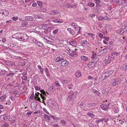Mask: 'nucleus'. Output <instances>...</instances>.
I'll use <instances>...</instances> for the list:
<instances>
[{
  "label": "nucleus",
  "instance_id": "de8ad7c7",
  "mask_svg": "<svg viewBox=\"0 0 127 127\" xmlns=\"http://www.w3.org/2000/svg\"><path fill=\"white\" fill-rule=\"evenodd\" d=\"M27 23L26 22H24L22 23L21 25L23 26H24L27 25Z\"/></svg>",
  "mask_w": 127,
  "mask_h": 127
},
{
  "label": "nucleus",
  "instance_id": "13d9d810",
  "mask_svg": "<svg viewBox=\"0 0 127 127\" xmlns=\"http://www.w3.org/2000/svg\"><path fill=\"white\" fill-rule=\"evenodd\" d=\"M35 96L34 97V99L36 100L37 98V97H38V95L37 94V93H36L35 94Z\"/></svg>",
  "mask_w": 127,
  "mask_h": 127
},
{
  "label": "nucleus",
  "instance_id": "423d86ee",
  "mask_svg": "<svg viewBox=\"0 0 127 127\" xmlns=\"http://www.w3.org/2000/svg\"><path fill=\"white\" fill-rule=\"evenodd\" d=\"M21 33H16L13 34L12 36V38H15L19 40L20 36Z\"/></svg>",
  "mask_w": 127,
  "mask_h": 127
},
{
  "label": "nucleus",
  "instance_id": "e433bc0d",
  "mask_svg": "<svg viewBox=\"0 0 127 127\" xmlns=\"http://www.w3.org/2000/svg\"><path fill=\"white\" fill-rule=\"evenodd\" d=\"M88 5L91 7H94L95 4L94 3L90 2L88 3Z\"/></svg>",
  "mask_w": 127,
  "mask_h": 127
},
{
  "label": "nucleus",
  "instance_id": "4be33fe9",
  "mask_svg": "<svg viewBox=\"0 0 127 127\" xmlns=\"http://www.w3.org/2000/svg\"><path fill=\"white\" fill-rule=\"evenodd\" d=\"M3 13L2 14H3L5 16H7L9 14L7 10H4L3 11Z\"/></svg>",
  "mask_w": 127,
  "mask_h": 127
},
{
  "label": "nucleus",
  "instance_id": "4d7b16f0",
  "mask_svg": "<svg viewBox=\"0 0 127 127\" xmlns=\"http://www.w3.org/2000/svg\"><path fill=\"white\" fill-rule=\"evenodd\" d=\"M40 111L39 110H37L36 111L34 112L33 113L35 114H38L40 113Z\"/></svg>",
  "mask_w": 127,
  "mask_h": 127
},
{
  "label": "nucleus",
  "instance_id": "39448f33",
  "mask_svg": "<svg viewBox=\"0 0 127 127\" xmlns=\"http://www.w3.org/2000/svg\"><path fill=\"white\" fill-rule=\"evenodd\" d=\"M77 94V91L74 93L73 94L70 96H68L67 98L68 99L69 98H70L71 99L73 100L74 98H75L76 95Z\"/></svg>",
  "mask_w": 127,
  "mask_h": 127
},
{
  "label": "nucleus",
  "instance_id": "6ab92c4d",
  "mask_svg": "<svg viewBox=\"0 0 127 127\" xmlns=\"http://www.w3.org/2000/svg\"><path fill=\"white\" fill-rule=\"evenodd\" d=\"M115 2L118 4L121 5L123 4V2L122 1V0H115Z\"/></svg>",
  "mask_w": 127,
  "mask_h": 127
},
{
  "label": "nucleus",
  "instance_id": "49530a36",
  "mask_svg": "<svg viewBox=\"0 0 127 127\" xmlns=\"http://www.w3.org/2000/svg\"><path fill=\"white\" fill-rule=\"evenodd\" d=\"M32 113V112L31 111H30V112H28L27 113H26V115L27 116H30Z\"/></svg>",
  "mask_w": 127,
  "mask_h": 127
},
{
  "label": "nucleus",
  "instance_id": "79ce46f5",
  "mask_svg": "<svg viewBox=\"0 0 127 127\" xmlns=\"http://www.w3.org/2000/svg\"><path fill=\"white\" fill-rule=\"evenodd\" d=\"M96 54L95 53H93V54H92L91 58L92 59H94L95 57H96Z\"/></svg>",
  "mask_w": 127,
  "mask_h": 127
},
{
  "label": "nucleus",
  "instance_id": "8fccbe9b",
  "mask_svg": "<svg viewBox=\"0 0 127 127\" xmlns=\"http://www.w3.org/2000/svg\"><path fill=\"white\" fill-rule=\"evenodd\" d=\"M58 31V29H56V30H54L53 31V33L54 34H56L57 33V32Z\"/></svg>",
  "mask_w": 127,
  "mask_h": 127
},
{
  "label": "nucleus",
  "instance_id": "052dcab7",
  "mask_svg": "<svg viewBox=\"0 0 127 127\" xmlns=\"http://www.w3.org/2000/svg\"><path fill=\"white\" fill-rule=\"evenodd\" d=\"M103 38L104 39H105L107 41H108L109 39V38L108 37H103Z\"/></svg>",
  "mask_w": 127,
  "mask_h": 127
},
{
  "label": "nucleus",
  "instance_id": "a878e982",
  "mask_svg": "<svg viewBox=\"0 0 127 127\" xmlns=\"http://www.w3.org/2000/svg\"><path fill=\"white\" fill-rule=\"evenodd\" d=\"M70 44L72 46H75L76 45V43L75 41H72L69 42Z\"/></svg>",
  "mask_w": 127,
  "mask_h": 127
},
{
  "label": "nucleus",
  "instance_id": "aec40b11",
  "mask_svg": "<svg viewBox=\"0 0 127 127\" xmlns=\"http://www.w3.org/2000/svg\"><path fill=\"white\" fill-rule=\"evenodd\" d=\"M70 80L71 79L69 78H67L66 79H65L64 81H63V82H64V84L65 83L67 84L70 82Z\"/></svg>",
  "mask_w": 127,
  "mask_h": 127
},
{
  "label": "nucleus",
  "instance_id": "6e6552de",
  "mask_svg": "<svg viewBox=\"0 0 127 127\" xmlns=\"http://www.w3.org/2000/svg\"><path fill=\"white\" fill-rule=\"evenodd\" d=\"M37 103L34 102H32L31 104V105L32 108L33 109L36 108L37 107Z\"/></svg>",
  "mask_w": 127,
  "mask_h": 127
},
{
  "label": "nucleus",
  "instance_id": "7c9ffc66",
  "mask_svg": "<svg viewBox=\"0 0 127 127\" xmlns=\"http://www.w3.org/2000/svg\"><path fill=\"white\" fill-rule=\"evenodd\" d=\"M106 28L107 29H108V30H110L112 29L110 27L111 26H110L109 24H107L105 25Z\"/></svg>",
  "mask_w": 127,
  "mask_h": 127
},
{
  "label": "nucleus",
  "instance_id": "dca6fc26",
  "mask_svg": "<svg viewBox=\"0 0 127 127\" xmlns=\"http://www.w3.org/2000/svg\"><path fill=\"white\" fill-rule=\"evenodd\" d=\"M96 104L95 103H88L87 104V106L89 108H91L92 107H93L95 106Z\"/></svg>",
  "mask_w": 127,
  "mask_h": 127
},
{
  "label": "nucleus",
  "instance_id": "ddd939ff",
  "mask_svg": "<svg viewBox=\"0 0 127 127\" xmlns=\"http://www.w3.org/2000/svg\"><path fill=\"white\" fill-rule=\"evenodd\" d=\"M81 75L80 71V70H78L75 74V76L77 77H80Z\"/></svg>",
  "mask_w": 127,
  "mask_h": 127
},
{
  "label": "nucleus",
  "instance_id": "4468645a",
  "mask_svg": "<svg viewBox=\"0 0 127 127\" xmlns=\"http://www.w3.org/2000/svg\"><path fill=\"white\" fill-rule=\"evenodd\" d=\"M67 30L72 35H74V32L73 30L71 28H69L67 29Z\"/></svg>",
  "mask_w": 127,
  "mask_h": 127
},
{
  "label": "nucleus",
  "instance_id": "72a5a7b5",
  "mask_svg": "<svg viewBox=\"0 0 127 127\" xmlns=\"http://www.w3.org/2000/svg\"><path fill=\"white\" fill-rule=\"evenodd\" d=\"M61 123L62 125H65L66 124V122L65 120H62L61 121Z\"/></svg>",
  "mask_w": 127,
  "mask_h": 127
},
{
  "label": "nucleus",
  "instance_id": "bb28decb",
  "mask_svg": "<svg viewBox=\"0 0 127 127\" xmlns=\"http://www.w3.org/2000/svg\"><path fill=\"white\" fill-rule=\"evenodd\" d=\"M36 44L39 47H41L43 46V43L41 42L38 41L37 42H36Z\"/></svg>",
  "mask_w": 127,
  "mask_h": 127
},
{
  "label": "nucleus",
  "instance_id": "5701e85b",
  "mask_svg": "<svg viewBox=\"0 0 127 127\" xmlns=\"http://www.w3.org/2000/svg\"><path fill=\"white\" fill-rule=\"evenodd\" d=\"M114 111H115V113H117L119 111V109L117 107H115L113 109Z\"/></svg>",
  "mask_w": 127,
  "mask_h": 127
},
{
  "label": "nucleus",
  "instance_id": "b1692460",
  "mask_svg": "<svg viewBox=\"0 0 127 127\" xmlns=\"http://www.w3.org/2000/svg\"><path fill=\"white\" fill-rule=\"evenodd\" d=\"M38 69L40 70V72L42 74L43 72V69L41 67V66L40 65H38Z\"/></svg>",
  "mask_w": 127,
  "mask_h": 127
},
{
  "label": "nucleus",
  "instance_id": "0e129e2a",
  "mask_svg": "<svg viewBox=\"0 0 127 127\" xmlns=\"http://www.w3.org/2000/svg\"><path fill=\"white\" fill-rule=\"evenodd\" d=\"M34 95L33 94H31V96L30 97V99H33V96Z\"/></svg>",
  "mask_w": 127,
  "mask_h": 127
},
{
  "label": "nucleus",
  "instance_id": "412c9836",
  "mask_svg": "<svg viewBox=\"0 0 127 127\" xmlns=\"http://www.w3.org/2000/svg\"><path fill=\"white\" fill-rule=\"evenodd\" d=\"M100 107L103 110H106L107 108V105H102L100 106Z\"/></svg>",
  "mask_w": 127,
  "mask_h": 127
},
{
  "label": "nucleus",
  "instance_id": "1a4fd4ad",
  "mask_svg": "<svg viewBox=\"0 0 127 127\" xmlns=\"http://www.w3.org/2000/svg\"><path fill=\"white\" fill-rule=\"evenodd\" d=\"M109 44V45L108 46V48L109 50H111L113 49L114 44L112 42H110Z\"/></svg>",
  "mask_w": 127,
  "mask_h": 127
},
{
  "label": "nucleus",
  "instance_id": "f3484780",
  "mask_svg": "<svg viewBox=\"0 0 127 127\" xmlns=\"http://www.w3.org/2000/svg\"><path fill=\"white\" fill-rule=\"evenodd\" d=\"M77 55V54L76 52L75 51H73L70 56L71 57H76Z\"/></svg>",
  "mask_w": 127,
  "mask_h": 127
},
{
  "label": "nucleus",
  "instance_id": "58836bf2",
  "mask_svg": "<svg viewBox=\"0 0 127 127\" xmlns=\"http://www.w3.org/2000/svg\"><path fill=\"white\" fill-rule=\"evenodd\" d=\"M55 83L56 86L57 87H58L60 86V83L58 81H56Z\"/></svg>",
  "mask_w": 127,
  "mask_h": 127
},
{
  "label": "nucleus",
  "instance_id": "a19ab883",
  "mask_svg": "<svg viewBox=\"0 0 127 127\" xmlns=\"http://www.w3.org/2000/svg\"><path fill=\"white\" fill-rule=\"evenodd\" d=\"M40 95L41 98L43 99V101L45 99V97L42 95V94H40Z\"/></svg>",
  "mask_w": 127,
  "mask_h": 127
},
{
  "label": "nucleus",
  "instance_id": "a211bd4d",
  "mask_svg": "<svg viewBox=\"0 0 127 127\" xmlns=\"http://www.w3.org/2000/svg\"><path fill=\"white\" fill-rule=\"evenodd\" d=\"M95 65V64H93L92 63L90 62L88 64V67L90 68L93 67Z\"/></svg>",
  "mask_w": 127,
  "mask_h": 127
},
{
  "label": "nucleus",
  "instance_id": "c85d7f7f",
  "mask_svg": "<svg viewBox=\"0 0 127 127\" xmlns=\"http://www.w3.org/2000/svg\"><path fill=\"white\" fill-rule=\"evenodd\" d=\"M54 23H63V21H59L58 19H56L53 21Z\"/></svg>",
  "mask_w": 127,
  "mask_h": 127
},
{
  "label": "nucleus",
  "instance_id": "bf43d9fd",
  "mask_svg": "<svg viewBox=\"0 0 127 127\" xmlns=\"http://www.w3.org/2000/svg\"><path fill=\"white\" fill-rule=\"evenodd\" d=\"M99 36L100 38H102L103 37V35L101 33H100L99 34Z\"/></svg>",
  "mask_w": 127,
  "mask_h": 127
},
{
  "label": "nucleus",
  "instance_id": "f8f14e48",
  "mask_svg": "<svg viewBox=\"0 0 127 127\" xmlns=\"http://www.w3.org/2000/svg\"><path fill=\"white\" fill-rule=\"evenodd\" d=\"M100 51L102 53V54H104V53H107L108 51L107 47L105 48L103 50H101Z\"/></svg>",
  "mask_w": 127,
  "mask_h": 127
},
{
  "label": "nucleus",
  "instance_id": "f704fd0d",
  "mask_svg": "<svg viewBox=\"0 0 127 127\" xmlns=\"http://www.w3.org/2000/svg\"><path fill=\"white\" fill-rule=\"evenodd\" d=\"M21 78L23 80H26L27 79V76L23 75L21 77Z\"/></svg>",
  "mask_w": 127,
  "mask_h": 127
},
{
  "label": "nucleus",
  "instance_id": "c03bdc74",
  "mask_svg": "<svg viewBox=\"0 0 127 127\" xmlns=\"http://www.w3.org/2000/svg\"><path fill=\"white\" fill-rule=\"evenodd\" d=\"M125 29V28H124L123 30H122V29H120V32L119 33L120 34H122V33H123L124 32V31L125 30H124Z\"/></svg>",
  "mask_w": 127,
  "mask_h": 127
},
{
  "label": "nucleus",
  "instance_id": "7ed1b4c3",
  "mask_svg": "<svg viewBox=\"0 0 127 127\" xmlns=\"http://www.w3.org/2000/svg\"><path fill=\"white\" fill-rule=\"evenodd\" d=\"M81 46H82L83 47L86 46L89 47L90 46H91V45L89 43V42L85 40L81 41Z\"/></svg>",
  "mask_w": 127,
  "mask_h": 127
},
{
  "label": "nucleus",
  "instance_id": "680f3d73",
  "mask_svg": "<svg viewBox=\"0 0 127 127\" xmlns=\"http://www.w3.org/2000/svg\"><path fill=\"white\" fill-rule=\"evenodd\" d=\"M81 103V102H78V104H80V105L81 106H84V104L83 103Z\"/></svg>",
  "mask_w": 127,
  "mask_h": 127
},
{
  "label": "nucleus",
  "instance_id": "3c124183",
  "mask_svg": "<svg viewBox=\"0 0 127 127\" xmlns=\"http://www.w3.org/2000/svg\"><path fill=\"white\" fill-rule=\"evenodd\" d=\"M40 91L42 93L41 94H43L44 95H46V94L45 93V92L43 90H40Z\"/></svg>",
  "mask_w": 127,
  "mask_h": 127
},
{
  "label": "nucleus",
  "instance_id": "a18cd8bd",
  "mask_svg": "<svg viewBox=\"0 0 127 127\" xmlns=\"http://www.w3.org/2000/svg\"><path fill=\"white\" fill-rule=\"evenodd\" d=\"M95 3L97 4H98L100 2V0H95Z\"/></svg>",
  "mask_w": 127,
  "mask_h": 127
},
{
  "label": "nucleus",
  "instance_id": "ea45409f",
  "mask_svg": "<svg viewBox=\"0 0 127 127\" xmlns=\"http://www.w3.org/2000/svg\"><path fill=\"white\" fill-rule=\"evenodd\" d=\"M73 51L70 50V49L68 50V52L67 53V54H69L70 55H71V54L72 53Z\"/></svg>",
  "mask_w": 127,
  "mask_h": 127
},
{
  "label": "nucleus",
  "instance_id": "0eeeda50",
  "mask_svg": "<svg viewBox=\"0 0 127 127\" xmlns=\"http://www.w3.org/2000/svg\"><path fill=\"white\" fill-rule=\"evenodd\" d=\"M68 62L66 60H63L61 63V65L63 66H66L68 64Z\"/></svg>",
  "mask_w": 127,
  "mask_h": 127
},
{
  "label": "nucleus",
  "instance_id": "f257e3e1",
  "mask_svg": "<svg viewBox=\"0 0 127 127\" xmlns=\"http://www.w3.org/2000/svg\"><path fill=\"white\" fill-rule=\"evenodd\" d=\"M121 79L119 78H117L115 79H112V82L111 83V85L113 86L118 85L121 82Z\"/></svg>",
  "mask_w": 127,
  "mask_h": 127
},
{
  "label": "nucleus",
  "instance_id": "603ef678",
  "mask_svg": "<svg viewBox=\"0 0 127 127\" xmlns=\"http://www.w3.org/2000/svg\"><path fill=\"white\" fill-rule=\"evenodd\" d=\"M34 88L36 90H40V88L37 86H34Z\"/></svg>",
  "mask_w": 127,
  "mask_h": 127
},
{
  "label": "nucleus",
  "instance_id": "f03ea898",
  "mask_svg": "<svg viewBox=\"0 0 127 127\" xmlns=\"http://www.w3.org/2000/svg\"><path fill=\"white\" fill-rule=\"evenodd\" d=\"M28 36L26 34L21 33L20 36L19 40L20 41H26L28 39Z\"/></svg>",
  "mask_w": 127,
  "mask_h": 127
},
{
  "label": "nucleus",
  "instance_id": "6e6d98bb",
  "mask_svg": "<svg viewBox=\"0 0 127 127\" xmlns=\"http://www.w3.org/2000/svg\"><path fill=\"white\" fill-rule=\"evenodd\" d=\"M43 16L41 14H38V18H42L43 17Z\"/></svg>",
  "mask_w": 127,
  "mask_h": 127
},
{
  "label": "nucleus",
  "instance_id": "9d476101",
  "mask_svg": "<svg viewBox=\"0 0 127 127\" xmlns=\"http://www.w3.org/2000/svg\"><path fill=\"white\" fill-rule=\"evenodd\" d=\"M81 59L83 61H86L89 59L88 57L84 55H82L81 56Z\"/></svg>",
  "mask_w": 127,
  "mask_h": 127
},
{
  "label": "nucleus",
  "instance_id": "4c0bfd02",
  "mask_svg": "<svg viewBox=\"0 0 127 127\" xmlns=\"http://www.w3.org/2000/svg\"><path fill=\"white\" fill-rule=\"evenodd\" d=\"M37 3L38 5L40 7H41L42 6V4L41 1H37Z\"/></svg>",
  "mask_w": 127,
  "mask_h": 127
},
{
  "label": "nucleus",
  "instance_id": "37998d69",
  "mask_svg": "<svg viewBox=\"0 0 127 127\" xmlns=\"http://www.w3.org/2000/svg\"><path fill=\"white\" fill-rule=\"evenodd\" d=\"M51 117L54 120H57V118L54 115H52L51 116Z\"/></svg>",
  "mask_w": 127,
  "mask_h": 127
},
{
  "label": "nucleus",
  "instance_id": "2eb2a0df",
  "mask_svg": "<svg viewBox=\"0 0 127 127\" xmlns=\"http://www.w3.org/2000/svg\"><path fill=\"white\" fill-rule=\"evenodd\" d=\"M56 11L53 10L51 11H50V15H54L55 14H57L59 13L58 12H57Z\"/></svg>",
  "mask_w": 127,
  "mask_h": 127
},
{
  "label": "nucleus",
  "instance_id": "5fc2aeb1",
  "mask_svg": "<svg viewBox=\"0 0 127 127\" xmlns=\"http://www.w3.org/2000/svg\"><path fill=\"white\" fill-rule=\"evenodd\" d=\"M43 111L47 114H49V113L48 111L46 110V109L44 108L43 109Z\"/></svg>",
  "mask_w": 127,
  "mask_h": 127
},
{
  "label": "nucleus",
  "instance_id": "393cba45",
  "mask_svg": "<svg viewBox=\"0 0 127 127\" xmlns=\"http://www.w3.org/2000/svg\"><path fill=\"white\" fill-rule=\"evenodd\" d=\"M123 3V6L124 7L127 6V0H122Z\"/></svg>",
  "mask_w": 127,
  "mask_h": 127
},
{
  "label": "nucleus",
  "instance_id": "e2e57ef3",
  "mask_svg": "<svg viewBox=\"0 0 127 127\" xmlns=\"http://www.w3.org/2000/svg\"><path fill=\"white\" fill-rule=\"evenodd\" d=\"M33 16L35 18H38V15L34 14Z\"/></svg>",
  "mask_w": 127,
  "mask_h": 127
},
{
  "label": "nucleus",
  "instance_id": "774afa93",
  "mask_svg": "<svg viewBox=\"0 0 127 127\" xmlns=\"http://www.w3.org/2000/svg\"><path fill=\"white\" fill-rule=\"evenodd\" d=\"M125 68H124V69H125V70H126V69H127V63L125 65Z\"/></svg>",
  "mask_w": 127,
  "mask_h": 127
},
{
  "label": "nucleus",
  "instance_id": "c756f323",
  "mask_svg": "<svg viewBox=\"0 0 127 127\" xmlns=\"http://www.w3.org/2000/svg\"><path fill=\"white\" fill-rule=\"evenodd\" d=\"M6 75L7 76H9L11 78L14 75V74L11 72H10L7 73Z\"/></svg>",
  "mask_w": 127,
  "mask_h": 127
},
{
  "label": "nucleus",
  "instance_id": "20e7f679",
  "mask_svg": "<svg viewBox=\"0 0 127 127\" xmlns=\"http://www.w3.org/2000/svg\"><path fill=\"white\" fill-rule=\"evenodd\" d=\"M113 70H111L105 72L104 74H103L102 75L103 77H104V79L108 78L113 73Z\"/></svg>",
  "mask_w": 127,
  "mask_h": 127
},
{
  "label": "nucleus",
  "instance_id": "c9c22d12",
  "mask_svg": "<svg viewBox=\"0 0 127 127\" xmlns=\"http://www.w3.org/2000/svg\"><path fill=\"white\" fill-rule=\"evenodd\" d=\"M44 117L47 120H50V118L46 114H45L44 115Z\"/></svg>",
  "mask_w": 127,
  "mask_h": 127
},
{
  "label": "nucleus",
  "instance_id": "338daca9",
  "mask_svg": "<svg viewBox=\"0 0 127 127\" xmlns=\"http://www.w3.org/2000/svg\"><path fill=\"white\" fill-rule=\"evenodd\" d=\"M32 5L33 7L37 5V4L35 3H34L32 4Z\"/></svg>",
  "mask_w": 127,
  "mask_h": 127
},
{
  "label": "nucleus",
  "instance_id": "cd10ccee",
  "mask_svg": "<svg viewBox=\"0 0 127 127\" xmlns=\"http://www.w3.org/2000/svg\"><path fill=\"white\" fill-rule=\"evenodd\" d=\"M5 98L6 97L4 95L1 96L0 98V101L2 102L4 101L5 99Z\"/></svg>",
  "mask_w": 127,
  "mask_h": 127
},
{
  "label": "nucleus",
  "instance_id": "864d4df0",
  "mask_svg": "<svg viewBox=\"0 0 127 127\" xmlns=\"http://www.w3.org/2000/svg\"><path fill=\"white\" fill-rule=\"evenodd\" d=\"M56 61L57 62H59L60 61V57H57L56 58Z\"/></svg>",
  "mask_w": 127,
  "mask_h": 127
},
{
  "label": "nucleus",
  "instance_id": "473e14b6",
  "mask_svg": "<svg viewBox=\"0 0 127 127\" xmlns=\"http://www.w3.org/2000/svg\"><path fill=\"white\" fill-rule=\"evenodd\" d=\"M93 92L96 95H97L98 96H99V95L100 94V93L98 91L95 89H93Z\"/></svg>",
  "mask_w": 127,
  "mask_h": 127
},
{
  "label": "nucleus",
  "instance_id": "9b49d317",
  "mask_svg": "<svg viewBox=\"0 0 127 127\" xmlns=\"http://www.w3.org/2000/svg\"><path fill=\"white\" fill-rule=\"evenodd\" d=\"M25 19L30 21H32L33 18L31 16H26L25 18Z\"/></svg>",
  "mask_w": 127,
  "mask_h": 127
},
{
  "label": "nucleus",
  "instance_id": "09e8293b",
  "mask_svg": "<svg viewBox=\"0 0 127 127\" xmlns=\"http://www.w3.org/2000/svg\"><path fill=\"white\" fill-rule=\"evenodd\" d=\"M12 20L14 21H16L17 20H18V17H13L12 18Z\"/></svg>",
  "mask_w": 127,
  "mask_h": 127
},
{
  "label": "nucleus",
  "instance_id": "2f4dec72",
  "mask_svg": "<svg viewBox=\"0 0 127 127\" xmlns=\"http://www.w3.org/2000/svg\"><path fill=\"white\" fill-rule=\"evenodd\" d=\"M87 115L91 117H93L95 116L94 114L90 112H89L88 113Z\"/></svg>",
  "mask_w": 127,
  "mask_h": 127
},
{
  "label": "nucleus",
  "instance_id": "69168bd1",
  "mask_svg": "<svg viewBox=\"0 0 127 127\" xmlns=\"http://www.w3.org/2000/svg\"><path fill=\"white\" fill-rule=\"evenodd\" d=\"M100 120H96V122L97 124V125L98 126V124L100 122Z\"/></svg>",
  "mask_w": 127,
  "mask_h": 127
}]
</instances>
